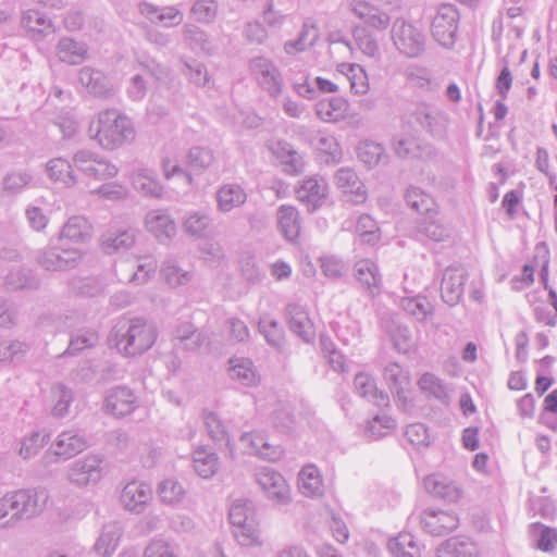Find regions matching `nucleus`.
Here are the masks:
<instances>
[{"label":"nucleus","mask_w":557,"mask_h":557,"mask_svg":"<svg viewBox=\"0 0 557 557\" xmlns=\"http://www.w3.org/2000/svg\"><path fill=\"white\" fill-rule=\"evenodd\" d=\"M447 114L426 102L417 103L408 113V123L431 136H441L447 125Z\"/></svg>","instance_id":"9"},{"label":"nucleus","mask_w":557,"mask_h":557,"mask_svg":"<svg viewBox=\"0 0 557 557\" xmlns=\"http://www.w3.org/2000/svg\"><path fill=\"white\" fill-rule=\"evenodd\" d=\"M355 389L361 397L373 403L377 407H387L389 405L388 395L379 391L375 380L368 373L359 372L354 379Z\"/></svg>","instance_id":"27"},{"label":"nucleus","mask_w":557,"mask_h":557,"mask_svg":"<svg viewBox=\"0 0 557 557\" xmlns=\"http://www.w3.org/2000/svg\"><path fill=\"white\" fill-rule=\"evenodd\" d=\"M158 332L153 323L139 317L120 319L111 332L110 339L119 352L126 357L140 356L156 343Z\"/></svg>","instance_id":"1"},{"label":"nucleus","mask_w":557,"mask_h":557,"mask_svg":"<svg viewBox=\"0 0 557 557\" xmlns=\"http://www.w3.org/2000/svg\"><path fill=\"white\" fill-rule=\"evenodd\" d=\"M258 327L269 345L280 351L283 350L285 346L284 330L276 320L268 315L262 317L258 323Z\"/></svg>","instance_id":"47"},{"label":"nucleus","mask_w":557,"mask_h":557,"mask_svg":"<svg viewBox=\"0 0 557 557\" xmlns=\"http://www.w3.org/2000/svg\"><path fill=\"white\" fill-rule=\"evenodd\" d=\"M239 441L245 451L249 455H255L269 461H275L281 458L282 450L280 446L271 445L261 432L244 433Z\"/></svg>","instance_id":"19"},{"label":"nucleus","mask_w":557,"mask_h":557,"mask_svg":"<svg viewBox=\"0 0 557 557\" xmlns=\"http://www.w3.org/2000/svg\"><path fill=\"white\" fill-rule=\"evenodd\" d=\"M78 81L88 94L97 98H109L113 95L110 78L99 70L84 66L78 72Z\"/></svg>","instance_id":"20"},{"label":"nucleus","mask_w":557,"mask_h":557,"mask_svg":"<svg viewBox=\"0 0 557 557\" xmlns=\"http://www.w3.org/2000/svg\"><path fill=\"white\" fill-rule=\"evenodd\" d=\"M46 171L51 180L60 182L67 187H71L76 183V177L73 173L71 163L63 158H53L49 160L46 164Z\"/></svg>","instance_id":"45"},{"label":"nucleus","mask_w":557,"mask_h":557,"mask_svg":"<svg viewBox=\"0 0 557 557\" xmlns=\"http://www.w3.org/2000/svg\"><path fill=\"white\" fill-rule=\"evenodd\" d=\"M531 532L539 535L537 548L543 552H553L557 547V529L544 525L541 522L531 524Z\"/></svg>","instance_id":"63"},{"label":"nucleus","mask_w":557,"mask_h":557,"mask_svg":"<svg viewBox=\"0 0 557 557\" xmlns=\"http://www.w3.org/2000/svg\"><path fill=\"white\" fill-rule=\"evenodd\" d=\"M336 184L339 188L344 189L347 196V201L352 203H362L367 199V190L364 185L360 182L358 175L352 169L342 168L335 175Z\"/></svg>","instance_id":"25"},{"label":"nucleus","mask_w":557,"mask_h":557,"mask_svg":"<svg viewBox=\"0 0 557 557\" xmlns=\"http://www.w3.org/2000/svg\"><path fill=\"white\" fill-rule=\"evenodd\" d=\"M256 480L270 499L282 505L289 503V486L281 473L264 467L256 473Z\"/></svg>","instance_id":"15"},{"label":"nucleus","mask_w":557,"mask_h":557,"mask_svg":"<svg viewBox=\"0 0 557 557\" xmlns=\"http://www.w3.org/2000/svg\"><path fill=\"white\" fill-rule=\"evenodd\" d=\"M212 219L209 213L193 211L186 215L183 228L191 237L203 238L209 234Z\"/></svg>","instance_id":"40"},{"label":"nucleus","mask_w":557,"mask_h":557,"mask_svg":"<svg viewBox=\"0 0 557 557\" xmlns=\"http://www.w3.org/2000/svg\"><path fill=\"white\" fill-rule=\"evenodd\" d=\"M230 376L233 380H237L240 384L245 386L256 385L258 382V376L253 369V363L250 359L247 358H232L230 360Z\"/></svg>","instance_id":"43"},{"label":"nucleus","mask_w":557,"mask_h":557,"mask_svg":"<svg viewBox=\"0 0 557 557\" xmlns=\"http://www.w3.org/2000/svg\"><path fill=\"white\" fill-rule=\"evenodd\" d=\"M275 153L277 158L281 160L284 172L288 174H298L302 171V158L298 154L297 151L292 149L289 145L280 144Z\"/></svg>","instance_id":"58"},{"label":"nucleus","mask_w":557,"mask_h":557,"mask_svg":"<svg viewBox=\"0 0 557 557\" xmlns=\"http://www.w3.org/2000/svg\"><path fill=\"white\" fill-rule=\"evenodd\" d=\"M387 548L392 557H421L420 548L410 533H399L391 539Z\"/></svg>","instance_id":"44"},{"label":"nucleus","mask_w":557,"mask_h":557,"mask_svg":"<svg viewBox=\"0 0 557 557\" xmlns=\"http://www.w3.org/2000/svg\"><path fill=\"white\" fill-rule=\"evenodd\" d=\"M152 499L151 487L143 482H128L122 490L120 502L123 508L133 513H141Z\"/></svg>","instance_id":"18"},{"label":"nucleus","mask_w":557,"mask_h":557,"mask_svg":"<svg viewBox=\"0 0 557 557\" xmlns=\"http://www.w3.org/2000/svg\"><path fill=\"white\" fill-rule=\"evenodd\" d=\"M277 227L289 242H294L300 233L298 212L293 207L282 206L277 211Z\"/></svg>","instance_id":"38"},{"label":"nucleus","mask_w":557,"mask_h":557,"mask_svg":"<svg viewBox=\"0 0 557 557\" xmlns=\"http://www.w3.org/2000/svg\"><path fill=\"white\" fill-rule=\"evenodd\" d=\"M88 134L103 149L113 150L133 140L135 131L127 116L115 109H108L98 113L88 127Z\"/></svg>","instance_id":"3"},{"label":"nucleus","mask_w":557,"mask_h":557,"mask_svg":"<svg viewBox=\"0 0 557 557\" xmlns=\"http://www.w3.org/2000/svg\"><path fill=\"white\" fill-rule=\"evenodd\" d=\"M467 278V272L461 267L453 265L445 269L441 283V297L445 304L450 307L459 304Z\"/></svg>","instance_id":"17"},{"label":"nucleus","mask_w":557,"mask_h":557,"mask_svg":"<svg viewBox=\"0 0 557 557\" xmlns=\"http://www.w3.org/2000/svg\"><path fill=\"white\" fill-rule=\"evenodd\" d=\"M21 26L34 39H40L42 36L54 32L51 20L38 10L25 11L21 17Z\"/></svg>","instance_id":"29"},{"label":"nucleus","mask_w":557,"mask_h":557,"mask_svg":"<svg viewBox=\"0 0 557 557\" xmlns=\"http://www.w3.org/2000/svg\"><path fill=\"white\" fill-rule=\"evenodd\" d=\"M49 441V435L41 432H32L21 440L18 455L23 459H30L36 456Z\"/></svg>","instance_id":"59"},{"label":"nucleus","mask_w":557,"mask_h":557,"mask_svg":"<svg viewBox=\"0 0 557 557\" xmlns=\"http://www.w3.org/2000/svg\"><path fill=\"white\" fill-rule=\"evenodd\" d=\"M103 457L97 454L74 460L67 470V480L77 487L97 484L103 476Z\"/></svg>","instance_id":"8"},{"label":"nucleus","mask_w":557,"mask_h":557,"mask_svg":"<svg viewBox=\"0 0 557 557\" xmlns=\"http://www.w3.org/2000/svg\"><path fill=\"white\" fill-rule=\"evenodd\" d=\"M57 53L62 62L75 65L87 58V47L70 37H63L59 40Z\"/></svg>","instance_id":"36"},{"label":"nucleus","mask_w":557,"mask_h":557,"mask_svg":"<svg viewBox=\"0 0 557 557\" xmlns=\"http://www.w3.org/2000/svg\"><path fill=\"white\" fill-rule=\"evenodd\" d=\"M407 205L419 213H431L435 207L434 199L419 187L410 186L405 194Z\"/></svg>","instance_id":"51"},{"label":"nucleus","mask_w":557,"mask_h":557,"mask_svg":"<svg viewBox=\"0 0 557 557\" xmlns=\"http://www.w3.org/2000/svg\"><path fill=\"white\" fill-rule=\"evenodd\" d=\"M51 394L55 401L51 410L52 416L57 418L65 417L73 401V392L64 384L59 383L52 386Z\"/></svg>","instance_id":"56"},{"label":"nucleus","mask_w":557,"mask_h":557,"mask_svg":"<svg viewBox=\"0 0 557 557\" xmlns=\"http://www.w3.org/2000/svg\"><path fill=\"white\" fill-rule=\"evenodd\" d=\"M437 557H476L478 549L468 539L450 537L443 542L436 550Z\"/></svg>","instance_id":"33"},{"label":"nucleus","mask_w":557,"mask_h":557,"mask_svg":"<svg viewBox=\"0 0 557 557\" xmlns=\"http://www.w3.org/2000/svg\"><path fill=\"white\" fill-rule=\"evenodd\" d=\"M160 272L164 281L172 287L184 285L191 280L190 272L180 268L176 261L171 258L162 262Z\"/></svg>","instance_id":"53"},{"label":"nucleus","mask_w":557,"mask_h":557,"mask_svg":"<svg viewBox=\"0 0 557 557\" xmlns=\"http://www.w3.org/2000/svg\"><path fill=\"white\" fill-rule=\"evenodd\" d=\"M184 40L193 50L210 51L211 42L208 35L194 24H186L183 28Z\"/></svg>","instance_id":"62"},{"label":"nucleus","mask_w":557,"mask_h":557,"mask_svg":"<svg viewBox=\"0 0 557 557\" xmlns=\"http://www.w3.org/2000/svg\"><path fill=\"white\" fill-rule=\"evenodd\" d=\"M418 385L423 393H426L429 396L434 397L442 404H448V393L445 384L441 379L435 376L432 373H424Z\"/></svg>","instance_id":"54"},{"label":"nucleus","mask_w":557,"mask_h":557,"mask_svg":"<svg viewBox=\"0 0 557 557\" xmlns=\"http://www.w3.org/2000/svg\"><path fill=\"white\" fill-rule=\"evenodd\" d=\"M246 200L247 194L238 184H224L216 191V207L223 213L243 206Z\"/></svg>","instance_id":"31"},{"label":"nucleus","mask_w":557,"mask_h":557,"mask_svg":"<svg viewBox=\"0 0 557 557\" xmlns=\"http://www.w3.org/2000/svg\"><path fill=\"white\" fill-rule=\"evenodd\" d=\"M356 232L363 243L374 245L380 239V228L369 214H361L356 224Z\"/></svg>","instance_id":"64"},{"label":"nucleus","mask_w":557,"mask_h":557,"mask_svg":"<svg viewBox=\"0 0 557 557\" xmlns=\"http://www.w3.org/2000/svg\"><path fill=\"white\" fill-rule=\"evenodd\" d=\"M422 529L433 536H444L458 528L459 519L453 511L424 509L420 515Z\"/></svg>","instance_id":"14"},{"label":"nucleus","mask_w":557,"mask_h":557,"mask_svg":"<svg viewBox=\"0 0 557 557\" xmlns=\"http://www.w3.org/2000/svg\"><path fill=\"white\" fill-rule=\"evenodd\" d=\"M319 484H322V478L315 468V508L319 507V521L324 522L332 532L333 537L343 544L349 537L348 528L336 510L337 504L332 493L327 496L326 502L320 500L325 494L320 492Z\"/></svg>","instance_id":"7"},{"label":"nucleus","mask_w":557,"mask_h":557,"mask_svg":"<svg viewBox=\"0 0 557 557\" xmlns=\"http://www.w3.org/2000/svg\"><path fill=\"white\" fill-rule=\"evenodd\" d=\"M182 73L195 85L206 86L209 83V75L206 66L194 59L181 60Z\"/></svg>","instance_id":"61"},{"label":"nucleus","mask_w":557,"mask_h":557,"mask_svg":"<svg viewBox=\"0 0 557 557\" xmlns=\"http://www.w3.org/2000/svg\"><path fill=\"white\" fill-rule=\"evenodd\" d=\"M202 420L205 429L212 441L215 443L230 444L228 433L222 420L216 413L205 410L202 412Z\"/></svg>","instance_id":"52"},{"label":"nucleus","mask_w":557,"mask_h":557,"mask_svg":"<svg viewBox=\"0 0 557 557\" xmlns=\"http://www.w3.org/2000/svg\"><path fill=\"white\" fill-rule=\"evenodd\" d=\"M401 308L406 313L424 322L429 317L433 315L434 308L426 297L416 296L401 299Z\"/></svg>","instance_id":"48"},{"label":"nucleus","mask_w":557,"mask_h":557,"mask_svg":"<svg viewBox=\"0 0 557 557\" xmlns=\"http://www.w3.org/2000/svg\"><path fill=\"white\" fill-rule=\"evenodd\" d=\"M275 153L277 158L281 160L284 172L288 174H298L302 171V158L298 154L297 151L292 149L289 145L280 144Z\"/></svg>","instance_id":"57"},{"label":"nucleus","mask_w":557,"mask_h":557,"mask_svg":"<svg viewBox=\"0 0 557 557\" xmlns=\"http://www.w3.org/2000/svg\"><path fill=\"white\" fill-rule=\"evenodd\" d=\"M214 153L212 149L196 146L189 149L187 154V164L191 172L196 174L203 173L214 162Z\"/></svg>","instance_id":"49"},{"label":"nucleus","mask_w":557,"mask_h":557,"mask_svg":"<svg viewBox=\"0 0 557 557\" xmlns=\"http://www.w3.org/2000/svg\"><path fill=\"white\" fill-rule=\"evenodd\" d=\"M286 318L289 330L305 343H310V330L313 325L309 312L299 304H289L286 307Z\"/></svg>","instance_id":"26"},{"label":"nucleus","mask_w":557,"mask_h":557,"mask_svg":"<svg viewBox=\"0 0 557 557\" xmlns=\"http://www.w3.org/2000/svg\"><path fill=\"white\" fill-rule=\"evenodd\" d=\"M423 485L430 495L447 503H456L462 495V491L458 484L440 474L426 476L423 481Z\"/></svg>","instance_id":"22"},{"label":"nucleus","mask_w":557,"mask_h":557,"mask_svg":"<svg viewBox=\"0 0 557 557\" xmlns=\"http://www.w3.org/2000/svg\"><path fill=\"white\" fill-rule=\"evenodd\" d=\"M121 534L122 532L117 524L104 525L94 546L95 552L100 557H110L119 545Z\"/></svg>","instance_id":"41"},{"label":"nucleus","mask_w":557,"mask_h":557,"mask_svg":"<svg viewBox=\"0 0 557 557\" xmlns=\"http://www.w3.org/2000/svg\"><path fill=\"white\" fill-rule=\"evenodd\" d=\"M233 535L240 546L261 545L253 504L247 499H235L228 509Z\"/></svg>","instance_id":"4"},{"label":"nucleus","mask_w":557,"mask_h":557,"mask_svg":"<svg viewBox=\"0 0 557 557\" xmlns=\"http://www.w3.org/2000/svg\"><path fill=\"white\" fill-rule=\"evenodd\" d=\"M88 447L85 436L74 432L64 431L58 435L51 448L42 457V462L48 466L57 461V458L70 459Z\"/></svg>","instance_id":"11"},{"label":"nucleus","mask_w":557,"mask_h":557,"mask_svg":"<svg viewBox=\"0 0 557 557\" xmlns=\"http://www.w3.org/2000/svg\"><path fill=\"white\" fill-rule=\"evenodd\" d=\"M132 182L134 188L143 193L145 196L153 198H160L162 196L163 187L157 180V175L151 170H138L134 173Z\"/></svg>","instance_id":"39"},{"label":"nucleus","mask_w":557,"mask_h":557,"mask_svg":"<svg viewBox=\"0 0 557 557\" xmlns=\"http://www.w3.org/2000/svg\"><path fill=\"white\" fill-rule=\"evenodd\" d=\"M82 258L81 249L51 238L49 244L37 252L36 262L46 271H69L75 269Z\"/></svg>","instance_id":"5"},{"label":"nucleus","mask_w":557,"mask_h":557,"mask_svg":"<svg viewBox=\"0 0 557 557\" xmlns=\"http://www.w3.org/2000/svg\"><path fill=\"white\" fill-rule=\"evenodd\" d=\"M359 160L369 169L376 166L381 161H386L385 148L375 141L363 140L357 146Z\"/></svg>","instance_id":"46"},{"label":"nucleus","mask_w":557,"mask_h":557,"mask_svg":"<svg viewBox=\"0 0 557 557\" xmlns=\"http://www.w3.org/2000/svg\"><path fill=\"white\" fill-rule=\"evenodd\" d=\"M349 9L354 15L374 29L384 30L389 25V15L368 1L352 0Z\"/></svg>","instance_id":"21"},{"label":"nucleus","mask_w":557,"mask_h":557,"mask_svg":"<svg viewBox=\"0 0 557 557\" xmlns=\"http://www.w3.org/2000/svg\"><path fill=\"white\" fill-rule=\"evenodd\" d=\"M193 466L199 476L209 479L219 469V457L214 451L199 447L193 454Z\"/></svg>","instance_id":"37"},{"label":"nucleus","mask_w":557,"mask_h":557,"mask_svg":"<svg viewBox=\"0 0 557 557\" xmlns=\"http://www.w3.org/2000/svg\"><path fill=\"white\" fill-rule=\"evenodd\" d=\"M347 102L342 97L321 98L315 102V115L325 122H336L344 116Z\"/></svg>","instance_id":"34"},{"label":"nucleus","mask_w":557,"mask_h":557,"mask_svg":"<svg viewBox=\"0 0 557 557\" xmlns=\"http://www.w3.org/2000/svg\"><path fill=\"white\" fill-rule=\"evenodd\" d=\"M136 240L134 230L108 231L101 236V248L108 253H116L129 249Z\"/></svg>","instance_id":"28"},{"label":"nucleus","mask_w":557,"mask_h":557,"mask_svg":"<svg viewBox=\"0 0 557 557\" xmlns=\"http://www.w3.org/2000/svg\"><path fill=\"white\" fill-rule=\"evenodd\" d=\"M357 280L367 286L368 289L376 288L380 284L381 276L377 267L370 260H361L355 267Z\"/></svg>","instance_id":"60"},{"label":"nucleus","mask_w":557,"mask_h":557,"mask_svg":"<svg viewBox=\"0 0 557 557\" xmlns=\"http://www.w3.org/2000/svg\"><path fill=\"white\" fill-rule=\"evenodd\" d=\"M91 236L89 222L81 215L71 216L60 231L57 237L58 243H83Z\"/></svg>","instance_id":"30"},{"label":"nucleus","mask_w":557,"mask_h":557,"mask_svg":"<svg viewBox=\"0 0 557 557\" xmlns=\"http://www.w3.org/2000/svg\"><path fill=\"white\" fill-rule=\"evenodd\" d=\"M391 37L396 49L408 58H419L425 50L423 32L403 18L393 23Z\"/></svg>","instance_id":"6"},{"label":"nucleus","mask_w":557,"mask_h":557,"mask_svg":"<svg viewBox=\"0 0 557 557\" xmlns=\"http://www.w3.org/2000/svg\"><path fill=\"white\" fill-rule=\"evenodd\" d=\"M458 20L459 13L454 5H441L431 24L433 39L444 48H453L456 41Z\"/></svg>","instance_id":"10"},{"label":"nucleus","mask_w":557,"mask_h":557,"mask_svg":"<svg viewBox=\"0 0 557 557\" xmlns=\"http://www.w3.org/2000/svg\"><path fill=\"white\" fill-rule=\"evenodd\" d=\"M98 334L92 330H83L71 336L69 346L63 356L78 355L86 348H91L98 343Z\"/></svg>","instance_id":"55"},{"label":"nucleus","mask_w":557,"mask_h":557,"mask_svg":"<svg viewBox=\"0 0 557 557\" xmlns=\"http://www.w3.org/2000/svg\"><path fill=\"white\" fill-rule=\"evenodd\" d=\"M383 377L396 398L397 405L403 409H406L409 403L408 396L411 388L409 372L397 362H389L383 370Z\"/></svg>","instance_id":"13"},{"label":"nucleus","mask_w":557,"mask_h":557,"mask_svg":"<svg viewBox=\"0 0 557 557\" xmlns=\"http://www.w3.org/2000/svg\"><path fill=\"white\" fill-rule=\"evenodd\" d=\"M342 158V149L333 136L319 132L318 145L315 146V160L326 164L337 163Z\"/></svg>","instance_id":"42"},{"label":"nucleus","mask_w":557,"mask_h":557,"mask_svg":"<svg viewBox=\"0 0 557 557\" xmlns=\"http://www.w3.org/2000/svg\"><path fill=\"white\" fill-rule=\"evenodd\" d=\"M139 10L151 22L158 21L166 27H173L183 22L182 12L173 7H165L159 10L157 7L145 2L139 4Z\"/></svg>","instance_id":"32"},{"label":"nucleus","mask_w":557,"mask_h":557,"mask_svg":"<svg viewBox=\"0 0 557 557\" xmlns=\"http://www.w3.org/2000/svg\"><path fill=\"white\" fill-rule=\"evenodd\" d=\"M137 407V398L127 386L110 388L104 396L103 410L106 413L121 418L131 414Z\"/></svg>","instance_id":"16"},{"label":"nucleus","mask_w":557,"mask_h":557,"mask_svg":"<svg viewBox=\"0 0 557 557\" xmlns=\"http://www.w3.org/2000/svg\"><path fill=\"white\" fill-rule=\"evenodd\" d=\"M145 224L151 234L160 242L170 240L176 233L174 220L164 210H151L146 214Z\"/></svg>","instance_id":"24"},{"label":"nucleus","mask_w":557,"mask_h":557,"mask_svg":"<svg viewBox=\"0 0 557 557\" xmlns=\"http://www.w3.org/2000/svg\"><path fill=\"white\" fill-rule=\"evenodd\" d=\"M352 37L360 51L369 58L379 59L381 51L374 36L363 26H356Z\"/></svg>","instance_id":"50"},{"label":"nucleus","mask_w":557,"mask_h":557,"mask_svg":"<svg viewBox=\"0 0 557 557\" xmlns=\"http://www.w3.org/2000/svg\"><path fill=\"white\" fill-rule=\"evenodd\" d=\"M249 67L258 84L271 97L276 98L282 94V75L269 59L263 57L255 58L250 61Z\"/></svg>","instance_id":"12"},{"label":"nucleus","mask_w":557,"mask_h":557,"mask_svg":"<svg viewBox=\"0 0 557 557\" xmlns=\"http://www.w3.org/2000/svg\"><path fill=\"white\" fill-rule=\"evenodd\" d=\"M392 147L395 154L401 159L422 158L431 150V146H422L417 138L404 136H394Z\"/></svg>","instance_id":"35"},{"label":"nucleus","mask_w":557,"mask_h":557,"mask_svg":"<svg viewBox=\"0 0 557 557\" xmlns=\"http://www.w3.org/2000/svg\"><path fill=\"white\" fill-rule=\"evenodd\" d=\"M48 495L44 490H18L0 498V528L13 529L23 520L38 516L45 508Z\"/></svg>","instance_id":"2"},{"label":"nucleus","mask_w":557,"mask_h":557,"mask_svg":"<svg viewBox=\"0 0 557 557\" xmlns=\"http://www.w3.org/2000/svg\"><path fill=\"white\" fill-rule=\"evenodd\" d=\"M450 230L432 212L417 222L414 238L419 242L432 240L435 243L447 240Z\"/></svg>","instance_id":"23"}]
</instances>
